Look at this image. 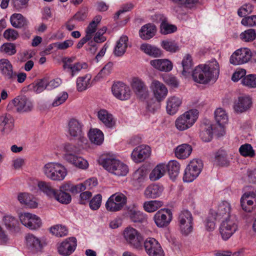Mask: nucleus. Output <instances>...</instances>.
Masks as SVG:
<instances>
[{"label": "nucleus", "mask_w": 256, "mask_h": 256, "mask_svg": "<svg viewBox=\"0 0 256 256\" xmlns=\"http://www.w3.org/2000/svg\"><path fill=\"white\" fill-rule=\"evenodd\" d=\"M150 154V148L148 146L140 145L132 152L131 158L135 162H140L148 158Z\"/></svg>", "instance_id": "obj_20"}, {"label": "nucleus", "mask_w": 256, "mask_h": 256, "mask_svg": "<svg viewBox=\"0 0 256 256\" xmlns=\"http://www.w3.org/2000/svg\"><path fill=\"white\" fill-rule=\"evenodd\" d=\"M150 87L158 102L162 101L168 94V90L165 85L156 80L152 81Z\"/></svg>", "instance_id": "obj_15"}, {"label": "nucleus", "mask_w": 256, "mask_h": 256, "mask_svg": "<svg viewBox=\"0 0 256 256\" xmlns=\"http://www.w3.org/2000/svg\"><path fill=\"white\" fill-rule=\"evenodd\" d=\"M172 217V213L170 210L162 208L154 214L153 220L158 227L164 228L169 224Z\"/></svg>", "instance_id": "obj_13"}, {"label": "nucleus", "mask_w": 256, "mask_h": 256, "mask_svg": "<svg viewBox=\"0 0 256 256\" xmlns=\"http://www.w3.org/2000/svg\"><path fill=\"white\" fill-rule=\"evenodd\" d=\"M130 216L131 220L134 222H144L146 220V216L140 211L130 210Z\"/></svg>", "instance_id": "obj_51"}, {"label": "nucleus", "mask_w": 256, "mask_h": 256, "mask_svg": "<svg viewBox=\"0 0 256 256\" xmlns=\"http://www.w3.org/2000/svg\"><path fill=\"white\" fill-rule=\"evenodd\" d=\"M242 83L250 88L256 87V74H250L245 76L242 80Z\"/></svg>", "instance_id": "obj_57"}, {"label": "nucleus", "mask_w": 256, "mask_h": 256, "mask_svg": "<svg viewBox=\"0 0 256 256\" xmlns=\"http://www.w3.org/2000/svg\"><path fill=\"white\" fill-rule=\"evenodd\" d=\"M166 171V164L161 163L158 164L150 174V178L152 181H156L162 177Z\"/></svg>", "instance_id": "obj_35"}, {"label": "nucleus", "mask_w": 256, "mask_h": 256, "mask_svg": "<svg viewBox=\"0 0 256 256\" xmlns=\"http://www.w3.org/2000/svg\"><path fill=\"white\" fill-rule=\"evenodd\" d=\"M45 176L50 180L54 181H62L67 175L66 168L58 162H48L43 168Z\"/></svg>", "instance_id": "obj_3"}, {"label": "nucleus", "mask_w": 256, "mask_h": 256, "mask_svg": "<svg viewBox=\"0 0 256 256\" xmlns=\"http://www.w3.org/2000/svg\"><path fill=\"white\" fill-rule=\"evenodd\" d=\"M12 104L18 112L30 111L33 108L32 102L26 96H18L12 101Z\"/></svg>", "instance_id": "obj_19"}, {"label": "nucleus", "mask_w": 256, "mask_h": 256, "mask_svg": "<svg viewBox=\"0 0 256 256\" xmlns=\"http://www.w3.org/2000/svg\"><path fill=\"white\" fill-rule=\"evenodd\" d=\"M92 76L88 74L81 78V91L85 90L92 86Z\"/></svg>", "instance_id": "obj_62"}, {"label": "nucleus", "mask_w": 256, "mask_h": 256, "mask_svg": "<svg viewBox=\"0 0 256 256\" xmlns=\"http://www.w3.org/2000/svg\"><path fill=\"white\" fill-rule=\"evenodd\" d=\"M102 196L100 194L96 195L89 202L90 208L92 210H98L101 205Z\"/></svg>", "instance_id": "obj_60"}, {"label": "nucleus", "mask_w": 256, "mask_h": 256, "mask_svg": "<svg viewBox=\"0 0 256 256\" xmlns=\"http://www.w3.org/2000/svg\"><path fill=\"white\" fill-rule=\"evenodd\" d=\"M14 127V119L7 113L0 115V132L2 135L9 134Z\"/></svg>", "instance_id": "obj_21"}, {"label": "nucleus", "mask_w": 256, "mask_h": 256, "mask_svg": "<svg viewBox=\"0 0 256 256\" xmlns=\"http://www.w3.org/2000/svg\"><path fill=\"white\" fill-rule=\"evenodd\" d=\"M150 64L156 69L162 72H170L172 68V62L168 59H156L152 60Z\"/></svg>", "instance_id": "obj_30"}, {"label": "nucleus", "mask_w": 256, "mask_h": 256, "mask_svg": "<svg viewBox=\"0 0 256 256\" xmlns=\"http://www.w3.org/2000/svg\"><path fill=\"white\" fill-rule=\"evenodd\" d=\"M58 202L62 204H69L72 200L70 195L64 192H58V190L56 192V196L53 197Z\"/></svg>", "instance_id": "obj_50"}, {"label": "nucleus", "mask_w": 256, "mask_h": 256, "mask_svg": "<svg viewBox=\"0 0 256 256\" xmlns=\"http://www.w3.org/2000/svg\"><path fill=\"white\" fill-rule=\"evenodd\" d=\"M163 191V187L158 184H150L144 192V196L147 198H155L158 197Z\"/></svg>", "instance_id": "obj_34"}, {"label": "nucleus", "mask_w": 256, "mask_h": 256, "mask_svg": "<svg viewBox=\"0 0 256 256\" xmlns=\"http://www.w3.org/2000/svg\"><path fill=\"white\" fill-rule=\"evenodd\" d=\"M144 247L150 256H164L160 244L154 238H148L144 242Z\"/></svg>", "instance_id": "obj_17"}, {"label": "nucleus", "mask_w": 256, "mask_h": 256, "mask_svg": "<svg viewBox=\"0 0 256 256\" xmlns=\"http://www.w3.org/2000/svg\"><path fill=\"white\" fill-rule=\"evenodd\" d=\"M202 166L201 160L198 159L192 160L185 169L183 177L184 181L190 182L194 180L200 173Z\"/></svg>", "instance_id": "obj_8"}, {"label": "nucleus", "mask_w": 256, "mask_h": 256, "mask_svg": "<svg viewBox=\"0 0 256 256\" xmlns=\"http://www.w3.org/2000/svg\"><path fill=\"white\" fill-rule=\"evenodd\" d=\"M250 60V50L248 48H241L232 54L230 58V62L234 65H239L246 63Z\"/></svg>", "instance_id": "obj_14"}, {"label": "nucleus", "mask_w": 256, "mask_h": 256, "mask_svg": "<svg viewBox=\"0 0 256 256\" xmlns=\"http://www.w3.org/2000/svg\"><path fill=\"white\" fill-rule=\"evenodd\" d=\"M0 72L5 78L10 80L15 78L16 76L12 64L5 58L0 59Z\"/></svg>", "instance_id": "obj_22"}, {"label": "nucleus", "mask_w": 256, "mask_h": 256, "mask_svg": "<svg viewBox=\"0 0 256 256\" xmlns=\"http://www.w3.org/2000/svg\"><path fill=\"white\" fill-rule=\"evenodd\" d=\"M128 37L123 35L116 42L114 50L115 56H122L124 54L128 46Z\"/></svg>", "instance_id": "obj_31"}, {"label": "nucleus", "mask_w": 256, "mask_h": 256, "mask_svg": "<svg viewBox=\"0 0 256 256\" xmlns=\"http://www.w3.org/2000/svg\"><path fill=\"white\" fill-rule=\"evenodd\" d=\"M98 162L109 172L116 176H124L128 172V167L126 164L108 156L100 157Z\"/></svg>", "instance_id": "obj_2"}, {"label": "nucleus", "mask_w": 256, "mask_h": 256, "mask_svg": "<svg viewBox=\"0 0 256 256\" xmlns=\"http://www.w3.org/2000/svg\"><path fill=\"white\" fill-rule=\"evenodd\" d=\"M3 220L6 228L10 230L14 229L18 224V220L14 217L9 215L4 216Z\"/></svg>", "instance_id": "obj_55"}, {"label": "nucleus", "mask_w": 256, "mask_h": 256, "mask_svg": "<svg viewBox=\"0 0 256 256\" xmlns=\"http://www.w3.org/2000/svg\"><path fill=\"white\" fill-rule=\"evenodd\" d=\"M163 205L162 201L152 200L145 202L143 204L144 210L148 212H153L160 208Z\"/></svg>", "instance_id": "obj_44"}, {"label": "nucleus", "mask_w": 256, "mask_h": 256, "mask_svg": "<svg viewBox=\"0 0 256 256\" xmlns=\"http://www.w3.org/2000/svg\"><path fill=\"white\" fill-rule=\"evenodd\" d=\"M123 236L130 246L138 250L142 249L144 238L138 230L132 227H128L124 230Z\"/></svg>", "instance_id": "obj_6"}, {"label": "nucleus", "mask_w": 256, "mask_h": 256, "mask_svg": "<svg viewBox=\"0 0 256 256\" xmlns=\"http://www.w3.org/2000/svg\"><path fill=\"white\" fill-rule=\"evenodd\" d=\"M192 152V146L188 144H184L176 148L175 154L179 159H185L190 156Z\"/></svg>", "instance_id": "obj_36"}, {"label": "nucleus", "mask_w": 256, "mask_h": 256, "mask_svg": "<svg viewBox=\"0 0 256 256\" xmlns=\"http://www.w3.org/2000/svg\"><path fill=\"white\" fill-rule=\"evenodd\" d=\"M98 117L106 126L112 128L116 124L115 120L112 114L105 110H100L98 112Z\"/></svg>", "instance_id": "obj_33"}, {"label": "nucleus", "mask_w": 256, "mask_h": 256, "mask_svg": "<svg viewBox=\"0 0 256 256\" xmlns=\"http://www.w3.org/2000/svg\"><path fill=\"white\" fill-rule=\"evenodd\" d=\"M90 140L97 145L101 144L104 140V134L101 130L97 128L90 130L89 134Z\"/></svg>", "instance_id": "obj_42"}, {"label": "nucleus", "mask_w": 256, "mask_h": 256, "mask_svg": "<svg viewBox=\"0 0 256 256\" xmlns=\"http://www.w3.org/2000/svg\"><path fill=\"white\" fill-rule=\"evenodd\" d=\"M252 104L250 98L246 96L239 97L234 103V108L237 112H242L247 110Z\"/></svg>", "instance_id": "obj_29"}, {"label": "nucleus", "mask_w": 256, "mask_h": 256, "mask_svg": "<svg viewBox=\"0 0 256 256\" xmlns=\"http://www.w3.org/2000/svg\"><path fill=\"white\" fill-rule=\"evenodd\" d=\"M97 185V181L94 178H90L81 184V192L90 190Z\"/></svg>", "instance_id": "obj_59"}, {"label": "nucleus", "mask_w": 256, "mask_h": 256, "mask_svg": "<svg viewBox=\"0 0 256 256\" xmlns=\"http://www.w3.org/2000/svg\"><path fill=\"white\" fill-rule=\"evenodd\" d=\"M254 9V6L250 4H245L238 9V14L240 17H246L251 13Z\"/></svg>", "instance_id": "obj_61"}, {"label": "nucleus", "mask_w": 256, "mask_h": 256, "mask_svg": "<svg viewBox=\"0 0 256 256\" xmlns=\"http://www.w3.org/2000/svg\"><path fill=\"white\" fill-rule=\"evenodd\" d=\"M112 66V62H108L96 75L94 80H98L100 79L108 76L111 72Z\"/></svg>", "instance_id": "obj_56"}, {"label": "nucleus", "mask_w": 256, "mask_h": 256, "mask_svg": "<svg viewBox=\"0 0 256 256\" xmlns=\"http://www.w3.org/2000/svg\"><path fill=\"white\" fill-rule=\"evenodd\" d=\"M38 186L40 190L50 198H53L56 196V190L52 187L50 182L40 181L38 182Z\"/></svg>", "instance_id": "obj_39"}, {"label": "nucleus", "mask_w": 256, "mask_h": 256, "mask_svg": "<svg viewBox=\"0 0 256 256\" xmlns=\"http://www.w3.org/2000/svg\"><path fill=\"white\" fill-rule=\"evenodd\" d=\"M240 38L246 42L253 41L256 38V32L254 29H248L240 34Z\"/></svg>", "instance_id": "obj_54"}, {"label": "nucleus", "mask_w": 256, "mask_h": 256, "mask_svg": "<svg viewBox=\"0 0 256 256\" xmlns=\"http://www.w3.org/2000/svg\"><path fill=\"white\" fill-rule=\"evenodd\" d=\"M182 74L184 76H186L190 74L193 66V62L192 56L186 54L183 58L182 62Z\"/></svg>", "instance_id": "obj_43"}, {"label": "nucleus", "mask_w": 256, "mask_h": 256, "mask_svg": "<svg viewBox=\"0 0 256 256\" xmlns=\"http://www.w3.org/2000/svg\"><path fill=\"white\" fill-rule=\"evenodd\" d=\"M76 246V238L74 237L69 238L60 244L58 248V251L62 255L68 256L74 252Z\"/></svg>", "instance_id": "obj_24"}, {"label": "nucleus", "mask_w": 256, "mask_h": 256, "mask_svg": "<svg viewBox=\"0 0 256 256\" xmlns=\"http://www.w3.org/2000/svg\"><path fill=\"white\" fill-rule=\"evenodd\" d=\"M219 74L218 63L214 60L208 64H200L196 67L193 71L192 77L195 82L206 84L212 80L217 79Z\"/></svg>", "instance_id": "obj_1"}, {"label": "nucleus", "mask_w": 256, "mask_h": 256, "mask_svg": "<svg viewBox=\"0 0 256 256\" xmlns=\"http://www.w3.org/2000/svg\"><path fill=\"white\" fill-rule=\"evenodd\" d=\"M10 22L14 27L20 28L27 24V20L20 14H13L10 18Z\"/></svg>", "instance_id": "obj_45"}, {"label": "nucleus", "mask_w": 256, "mask_h": 256, "mask_svg": "<svg viewBox=\"0 0 256 256\" xmlns=\"http://www.w3.org/2000/svg\"><path fill=\"white\" fill-rule=\"evenodd\" d=\"M50 232L54 235L58 237H62L68 234V229L62 225H56L50 228Z\"/></svg>", "instance_id": "obj_53"}, {"label": "nucleus", "mask_w": 256, "mask_h": 256, "mask_svg": "<svg viewBox=\"0 0 256 256\" xmlns=\"http://www.w3.org/2000/svg\"><path fill=\"white\" fill-rule=\"evenodd\" d=\"M64 154L62 158L68 164L80 168V146L69 142L63 144Z\"/></svg>", "instance_id": "obj_4"}, {"label": "nucleus", "mask_w": 256, "mask_h": 256, "mask_svg": "<svg viewBox=\"0 0 256 256\" xmlns=\"http://www.w3.org/2000/svg\"><path fill=\"white\" fill-rule=\"evenodd\" d=\"M239 152L242 156L245 157L252 158L255 156L254 150L250 144H246L242 145L239 148Z\"/></svg>", "instance_id": "obj_52"}, {"label": "nucleus", "mask_w": 256, "mask_h": 256, "mask_svg": "<svg viewBox=\"0 0 256 256\" xmlns=\"http://www.w3.org/2000/svg\"><path fill=\"white\" fill-rule=\"evenodd\" d=\"M0 52L10 56L14 55L16 52V46L12 43L4 44L0 47Z\"/></svg>", "instance_id": "obj_48"}, {"label": "nucleus", "mask_w": 256, "mask_h": 256, "mask_svg": "<svg viewBox=\"0 0 256 256\" xmlns=\"http://www.w3.org/2000/svg\"><path fill=\"white\" fill-rule=\"evenodd\" d=\"M166 170L172 180H174L180 173V164L176 160H170L166 164Z\"/></svg>", "instance_id": "obj_41"}, {"label": "nucleus", "mask_w": 256, "mask_h": 256, "mask_svg": "<svg viewBox=\"0 0 256 256\" xmlns=\"http://www.w3.org/2000/svg\"><path fill=\"white\" fill-rule=\"evenodd\" d=\"M102 20L100 16H96L92 21L89 24L86 30V36L81 40V45L84 44L87 41L90 40L96 32L98 24Z\"/></svg>", "instance_id": "obj_28"}, {"label": "nucleus", "mask_w": 256, "mask_h": 256, "mask_svg": "<svg viewBox=\"0 0 256 256\" xmlns=\"http://www.w3.org/2000/svg\"><path fill=\"white\" fill-rule=\"evenodd\" d=\"M156 32V28L154 25L146 24L140 30V36L143 40H149L154 36Z\"/></svg>", "instance_id": "obj_38"}, {"label": "nucleus", "mask_w": 256, "mask_h": 256, "mask_svg": "<svg viewBox=\"0 0 256 256\" xmlns=\"http://www.w3.org/2000/svg\"><path fill=\"white\" fill-rule=\"evenodd\" d=\"M140 49L146 54L154 58L160 57L162 54L160 48L149 44H142Z\"/></svg>", "instance_id": "obj_40"}, {"label": "nucleus", "mask_w": 256, "mask_h": 256, "mask_svg": "<svg viewBox=\"0 0 256 256\" xmlns=\"http://www.w3.org/2000/svg\"><path fill=\"white\" fill-rule=\"evenodd\" d=\"M230 210L231 206L230 204L228 202L224 201L220 204L217 210H211L210 214L215 220L226 219L229 218V216H230Z\"/></svg>", "instance_id": "obj_18"}, {"label": "nucleus", "mask_w": 256, "mask_h": 256, "mask_svg": "<svg viewBox=\"0 0 256 256\" xmlns=\"http://www.w3.org/2000/svg\"><path fill=\"white\" fill-rule=\"evenodd\" d=\"M19 219L22 224L30 230L38 228L42 225L40 218L37 216L30 213L24 212L20 214Z\"/></svg>", "instance_id": "obj_11"}, {"label": "nucleus", "mask_w": 256, "mask_h": 256, "mask_svg": "<svg viewBox=\"0 0 256 256\" xmlns=\"http://www.w3.org/2000/svg\"><path fill=\"white\" fill-rule=\"evenodd\" d=\"M68 98L66 92H63L58 96L52 103L53 106H57L63 104Z\"/></svg>", "instance_id": "obj_64"}, {"label": "nucleus", "mask_w": 256, "mask_h": 256, "mask_svg": "<svg viewBox=\"0 0 256 256\" xmlns=\"http://www.w3.org/2000/svg\"><path fill=\"white\" fill-rule=\"evenodd\" d=\"M238 230V222L234 216L224 219L222 222L220 232L224 240H228Z\"/></svg>", "instance_id": "obj_10"}, {"label": "nucleus", "mask_w": 256, "mask_h": 256, "mask_svg": "<svg viewBox=\"0 0 256 256\" xmlns=\"http://www.w3.org/2000/svg\"><path fill=\"white\" fill-rule=\"evenodd\" d=\"M215 162L217 164L222 166H226L228 164L229 162L226 151L220 150L216 153L215 156Z\"/></svg>", "instance_id": "obj_47"}, {"label": "nucleus", "mask_w": 256, "mask_h": 256, "mask_svg": "<svg viewBox=\"0 0 256 256\" xmlns=\"http://www.w3.org/2000/svg\"><path fill=\"white\" fill-rule=\"evenodd\" d=\"M18 198L21 204H24L26 206L30 208H35L38 206L36 198L32 195L29 194H20L18 196Z\"/></svg>", "instance_id": "obj_37"}, {"label": "nucleus", "mask_w": 256, "mask_h": 256, "mask_svg": "<svg viewBox=\"0 0 256 256\" xmlns=\"http://www.w3.org/2000/svg\"><path fill=\"white\" fill-rule=\"evenodd\" d=\"M240 204L242 210L245 212H252L254 210L256 204V199L241 198Z\"/></svg>", "instance_id": "obj_46"}, {"label": "nucleus", "mask_w": 256, "mask_h": 256, "mask_svg": "<svg viewBox=\"0 0 256 256\" xmlns=\"http://www.w3.org/2000/svg\"><path fill=\"white\" fill-rule=\"evenodd\" d=\"M161 46L166 50L170 52H176L180 50L178 44L174 41L172 40H166L162 41Z\"/></svg>", "instance_id": "obj_49"}, {"label": "nucleus", "mask_w": 256, "mask_h": 256, "mask_svg": "<svg viewBox=\"0 0 256 256\" xmlns=\"http://www.w3.org/2000/svg\"><path fill=\"white\" fill-rule=\"evenodd\" d=\"M193 216L188 210L182 211L178 216V222L181 234L185 236L190 234L193 230Z\"/></svg>", "instance_id": "obj_7"}, {"label": "nucleus", "mask_w": 256, "mask_h": 256, "mask_svg": "<svg viewBox=\"0 0 256 256\" xmlns=\"http://www.w3.org/2000/svg\"><path fill=\"white\" fill-rule=\"evenodd\" d=\"M126 201L127 198L124 194L116 192L108 198L106 204V207L110 212L118 211L122 209Z\"/></svg>", "instance_id": "obj_9"}, {"label": "nucleus", "mask_w": 256, "mask_h": 256, "mask_svg": "<svg viewBox=\"0 0 256 256\" xmlns=\"http://www.w3.org/2000/svg\"><path fill=\"white\" fill-rule=\"evenodd\" d=\"M67 132L70 136V140L78 138L80 134V122L77 119H70L67 124Z\"/></svg>", "instance_id": "obj_27"}, {"label": "nucleus", "mask_w": 256, "mask_h": 256, "mask_svg": "<svg viewBox=\"0 0 256 256\" xmlns=\"http://www.w3.org/2000/svg\"><path fill=\"white\" fill-rule=\"evenodd\" d=\"M198 111L196 109L190 110L180 116L175 121L176 128L184 131L191 128L198 118Z\"/></svg>", "instance_id": "obj_5"}, {"label": "nucleus", "mask_w": 256, "mask_h": 256, "mask_svg": "<svg viewBox=\"0 0 256 256\" xmlns=\"http://www.w3.org/2000/svg\"><path fill=\"white\" fill-rule=\"evenodd\" d=\"M131 86L138 98L141 100L147 98L149 91L144 82L138 78H134L131 82Z\"/></svg>", "instance_id": "obj_12"}, {"label": "nucleus", "mask_w": 256, "mask_h": 256, "mask_svg": "<svg viewBox=\"0 0 256 256\" xmlns=\"http://www.w3.org/2000/svg\"><path fill=\"white\" fill-rule=\"evenodd\" d=\"M47 80L46 79L40 80L36 84H32V90L36 93H40L44 89L47 88Z\"/></svg>", "instance_id": "obj_58"}, {"label": "nucleus", "mask_w": 256, "mask_h": 256, "mask_svg": "<svg viewBox=\"0 0 256 256\" xmlns=\"http://www.w3.org/2000/svg\"><path fill=\"white\" fill-rule=\"evenodd\" d=\"M112 91L116 98L122 100H127L130 96V88L122 82L114 83L112 87Z\"/></svg>", "instance_id": "obj_16"}, {"label": "nucleus", "mask_w": 256, "mask_h": 256, "mask_svg": "<svg viewBox=\"0 0 256 256\" xmlns=\"http://www.w3.org/2000/svg\"><path fill=\"white\" fill-rule=\"evenodd\" d=\"M214 118L218 123L216 128L220 131L218 133V136H222L224 133V126L228 122V116L226 111L222 108H217L214 112Z\"/></svg>", "instance_id": "obj_25"}, {"label": "nucleus", "mask_w": 256, "mask_h": 256, "mask_svg": "<svg viewBox=\"0 0 256 256\" xmlns=\"http://www.w3.org/2000/svg\"><path fill=\"white\" fill-rule=\"evenodd\" d=\"M176 30V27L174 25L169 24L164 22H162L160 25L161 32L164 34L174 32Z\"/></svg>", "instance_id": "obj_63"}, {"label": "nucleus", "mask_w": 256, "mask_h": 256, "mask_svg": "<svg viewBox=\"0 0 256 256\" xmlns=\"http://www.w3.org/2000/svg\"><path fill=\"white\" fill-rule=\"evenodd\" d=\"M26 244L30 250L38 252L42 250L46 245L44 241L33 234H28L25 237Z\"/></svg>", "instance_id": "obj_23"}, {"label": "nucleus", "mask_w": 256, "mask_h": 256, "mask_svg": "<svg viewBox=\"0 0 256 256\" xmlns=\"http://www.w3.org/2000/svg\"><path fill=\"white\" fill-rule=\"evenodd\" d=\"M182 104V98L178 96H170L166 100V111L170 114H175Z\"/></svg>", "instance_id": "obj_26"}, {"label": "nucleus", "mask_w": 256, "mask_h": 256, "mask_svg": "<svg viewBox=\"0 0 256 256\" xmlns=\"http://www.w3.org/2000/svg\"><path fill=\"white\" fill-rule=\"evenodd\" d=\"M218 132H220V131L216 128V125L208 124L204 126L200 136L204 142H208L212 140L213 133L218 135Z\"/></svg>", "instance_id": "obj_32"}]
</instances>
